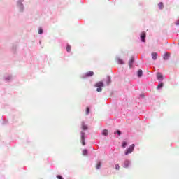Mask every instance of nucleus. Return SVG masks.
I'll return each instance as SVG.
<instances>
[{"label":"nucleus","instance_id":"11","mask_svg":"<svg viewBox=\"0 0 179 179\" xmlns=\"http://www.w3.org/2000/svg\"><path fill=\"white\" fill-rule=\"evenodd\" d=\"M169 58H170V55L169 53H166L164 56V59H169Z\"/></svg>","mask_w":179,"mask_h":179},{"label":"nucleus","instance_id":"13","mask_svg":"<svg viewBox=\"0 0 179 179\" xmlns=\"http://www.w3.org/2000/svg\"><path fill=\"white\" fill-rule=\"evenodd\" d=\"M158 6L159 9H163V8H164V5L162 2L159 3Z\"/></svg>","mask_w":179,"mask_h":179},{"label":"nucleus","instance_id":"26","mask_svg":"<svg viewBox=\"0 0 179 179\" xmlns=\"http://www.w3.org/2000/svg\"><path fill=\"white\" fill-rule=\"evenodd\" d=\"M108 83H110V78H108Z\"/></svg>","mask_w":179,"mask_h":179},{"label":"nucleus","instance_id":"3","mask_svg":"<svg viewBox=\"0 0 179 179\" xmlns=\"http://www.w3.org/2000/svg\"><path fill=\"white\" fill-rule=\"evenodd\" d=\"M80 134H81L82 145H83V146H85V145H86V141H85V133L83 131H81Z\"/></svg>","mask_w":179,"mask_h":179},{"label":"nucleus","instance_id":"23","mask_svg":"<svg viewBox=\"0 0 179 179\" xmlns=\"http://www.w3.org/2000/svg\"><path fill=\"white\" fill-rule=\"evenodd\" d=\"M115 134H117V135L120 136L121 135V132L120 131V130H117L116 132L114 133Z\"/></svg>","mask_w":179,"mask_h":179},{"label":"nucleus","instance_id":"19","mask_svg":"<svg viewBox=\"0 0 179 179\" xmlns=\"http://www.w3.org/2000/svg\"><path fill=\"white\" fill-rule=\"evenodd\" d=\"M101 166V163H100V162H99V163L96 164V167L97 169H100Z\"/></svg>","mask_w":179,"mask_h":179},{"label":"nucleus","instance_id":"27","mask_svg":"<svg viewBox=\"0 0 179 179\" xmlns=\"http://www.w3.org/2000/svg\"><path fill=\"white\" fill-rule=\"evenodd\" d=\"M126 163H127V164H128V163H129V162H126Z\"/></svg>","mask_w":179,"mask_h":179},{"label":"nucleus","instance_id":"17","mask_svg":"<svg viewBox=\"0 0 179 179\" xmlns=\"http://www.w3.org/2000/svg\"><path fill=\"white\" fill-rule=\"evenodd\" d=\"M163 86V83H161L158 85V86L157 87V89H162V87Z\"/></svg>","mask_w":179,"mask_h":179},{"label":"nucleus","instance_id":"1","mask_svg":"<svg viewBox=\"0 0 179 179\" xmlns=\"http://www.w3.org/2000/svg\"><path fill=\"white\" fill-rule=\"evenodd\" d=\"M95 86H96V87H98L96 89V92H100L103 90V89L101 87H104V84L103 83V82L99 81V82L96 83Z\"/></svg>","mask_w":179,"mask_h":179},{"label":"nucleus","instance_id":"14","mask_svg":"<svg viewBox=\"0 0 179 179\" xmlns=\"http://www.w3.org/2000/svg\"><path fill=\"white\" fill-rule=\"evenodd\" d=\"M102 134L104 135V136H107V135H108V130H103Z\"/></svg>","mask_w":179,"mask_h":179},{"label":"nucleus","instance_id":"8","mask_svg":"<svg viewBox=\"0 0 179 179\" xmlns=\"http://www.w3.org/2000/svg\"><path fill=\"white\" fill-rule=\"evenodd\" d=\"M152 57V59H154V61H156V59H157V53L156 52H154L151 54Z\"/></svg>","mask_w":179,"mask_h":179},{"label":"nucleus","instance_id":"6","mask_svg":"<svg viewBox=\"0 0 179 179\" xmlns=\"http://www.w3.org/2000/svg\"><path fill=\"white\" fill-rule=\"evenodd\" d=\"M93 75H94V72L93 71H87L86 73H85V76L87 78H89L90 76H93Z\"/></svg>","mask_w":179,"mask_h":179},{"label":"nucleus","instance_id":"10","mask_svg":"<svg viewBox=\"0 0 179 179\" xmlns=\"http://www.w3.org/2000/svg\"><path fill=\"white\" fill-rule=\"evenodd\" d=\"M143 72L142 71V70H138L137 72V76L138 78H142V75H143Z\"/></svg>","mask_w":179,"mask_h":179},{"label":"nucleus","instance_id":"4","mask_svg":"<svg viewBox=\"0 0 179 179\" xmlns=\"http://www.w3.org/2000/svg\"><path fill=\"white\" fill-rule=\"evenodd\" d=\"M141 41H143V43H145L146 42V33L142 32L141 34Z\"/></svg>","mask_w":179,"mask_h":179},{"label":"nucleus","instance_id":"7","mask_svg":"<svg viewBox=\"0 0 179 179\" xmlns=\"http://www.w3.org/2000/svg\"><path fill=\"white\" fill-rule=\"evenodd\" d=\"M157 78L158 80H163V75L162 74V73H157Z\"/></svg>","mask_w":179,"mask_h":179},{"label":"nucleus","instance_id":"28","mask_svg":"<svg viewBox=\"0 0 179 179\" xmlns=\"http://www.w3.org/2000/svg\"><path fill=\"white\" fill-rule=\"evenodd\" d=\"M178 44H179V41H178Z\"/></svg>","mask_w":179,"mask_h":179},{"label":"nucleus","instance_id":"21","mask_svg":"<svg viewBox=\"0 0 179 179\" xmlns=\"http://www.w3.org/2000/svg\"><path fill=\"white\" fill-rule=\"evenodd\" d=\"M38 34H43V29L40 28V29H38Z\"/></svg>","mask_w":179,"mask_h":179},{"label":"nucleus","instance_id":"12","mask_svg":"<svg viewBox=\"0 0 179 179\" xmlns=\"http://www.w3.org/2000/svg\"><path fill=\"white\" fill-rule=\"evenodd\" d=\"M117 62L118 64H120V65H122V64H124V61H122V59H120V58H117Z\"/></svg>","mask_w":179,"mask_h":179},{"label":"nucleus","instance_id":"24","mask_svg":"<svg viewBox=\"0 0 179 179\" xmlns=\"http://www.w3.org/2000/svg\"><path fill=\"white\" fill-rule=\"evenodd\" d=\"M57 178H58V179H64V178H62V176H61L60 175L57 176Z\"/></svg>","mask_w":179,"mask_h":179},{"label":"nucleus","instance_id":"16","mask_svg":"<svg viewBox=\"0 0 179 179\" xmlns=\"http://www.w3.org/2000/svg\"><path fill=\"white\" fill-rule=\"evenodd\" d=\"M83 156H87V150H83Z\"/></svg>","mask_w":179,"mask_h":179},{"label":"nucleus","instance_id":"15","mask_svg":"<svg viewBox=\"0 0 179 179\" xmlns=\"http://www.w3.org/2000/svg\"><path fill=\"white\" fill-rule=\"evenodd\" d=\"M66 51H67V52H71V45H67V46H66Z\"/></svg>","mask_w":179,"mask_h":179},{"label":"nucleus","instance_id":"2","mask_svg":"<svg viewBox=\"0 0 179 179\" xmlns=\"http://www.w3.org/2000/svg\"><path fill=\"white\" fill-rule=\"evenodd\" d=\"M134 149H135V145L132 144L129 147V148L125 151V155H129V153H132L134 152Z\"/></svg>","mask_w":179,"mask_h":179},{"label":"nucleus","instance_id":"18","mask_svg":"<svg viewBox=\"0 0 179 179\" xmlns=\"http://www.w3.org/2000/svg\"><path fill=\"white\" fill-rule=\"evenodd\" d=\"M127 143L125 142V141H124V142L122 143V148H127Z\"/></svg>","mask_w":179,"mask_h":179},{"label":"nucleus","instance_id":"5","mask_svg":"<svg viewBox=\"0 0 179 179\" xmlns=\"http://www.w3.org/2000/svg\"><path fill=\"white\" fill-rule=\"evenodd\" d=\"M81 127H82V129H83V131H87L88 127H87V125H86V123L85 122H82Z\"/></svg>","mask_w":179,"mask_h":179},{"label":"nucleus","instance_id":"22","mask_svg":"<svg viewBox=\"0 0 179 179\" xmlns=\"http://www.w3.org/2000/svg\"><path fill=\"white\" fill-rule=\"evenodd\" d=\"M115 169H116L117 170H120V165H119L118 164H115Z\"/></svg>","mask_w":179,"mask_h":179},{"label":"nucleus","instance_id":"20","mask_svg":"<svg viewBox=\"0 0 179 179\" xmlns=\"http://www.w3.org/2000/svg\"><path fill=\"white\" fill-rule=\"evenodd\" d=\"M89 113H90V108H89V107H87V108H86V114H89Z\"/></svg>","mask_w":179,"mask_h":179},{"label":"nucleus","instance_id":"9","mask_svg":"<svg viewBox=\"0 0 179 179\" xmlns=\"http://www.w3.org/2000/svg\"><path fill=\"white\" fill-rule=\"evenodd\" d=\"M134 64V57H131L129 62V68H132V64Z\"/></svg>","mask_w":179,"mask_h":179},{"label":"nucleus","instance_id":"25","mask_svg":"<svg viewBox=\"0 0 179 179\" xmlns=\"http://www.w3.org/2000/svg\"><path fill=\"white\" fill-rule=\"evenodd\" d=\"M176 26H179V20L176 22Z\"/></svg>","mask_w":179,"mask_h":179}]
</instances>
